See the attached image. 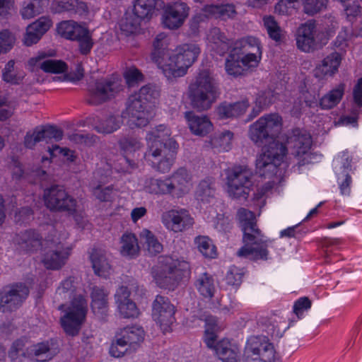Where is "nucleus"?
<instances>
[{
	"label": "nucleus",
	"mask_w": 362,
	"mask_h": 362,
	"mask_svg": "<svg viewBox=\"0 0 362 362\" xmlns=\"http://www.w3.org/2000/svg\"><path fill=\"white\" fill-rule=\"evenodd\" d=\"M282 119L278 114H269L261 117L250 126L249 137L257 146L272 141L263 146L256 159V170L260 176L273 177L287 153L286 146L275 139L281 130Z\"/></svg>",
	"instance_id": "1"
},
{
	"label": "nucleus",
	"mask_w": 362,
	"mask_h": 362,
	"mask_svg": "<svg viewBox=\"0 0 362 362\" xmlns=\"http://www.w3.org/2000/svg\"><path fill=\"white\" fill-rule=\"evenodd\" d=\"M243 231V241L244 245L237 252L240 257L250 260H266L269 252L266 241L263 240L261 230L257 227L253 212L245 208H240L237 213Z\"/></svg>",
	"instance_id": "2"
},
{
	"label": "nucleus",
	"mask_w": 362,
	"mask_h": 362,
	"mask_svg": "<svg viewBox=\"0 0 362 362\" xmlns=\"http://www.w3.org/2000/svg\"><path fill=\"white\" fill-rule=\"evenodd\" d=\"M75 291L74 280L71 278H68L58 287L55 296V299L57 301L71 300L66 313L61 318L62 326L66 333L71 336L78 334L88 310L86 300L81 295L76 296Z\"/></svg>",
	"instance_id": "3"
},
{
	"label": "nucleus",
	"mask_w": 362,
	"mask_h": 362,
	"mask_svg": "<svg viewBox=\"0 0 362 362\" xmlns=\"http://www.w3.org/2000/svg\"><path fill=\"white\" fill-rule=\"evenodd\" d=\"M191 106L199 111L209 110L221 95L219 85L209 70H202L188 86Z\"/></svg>",
	"instance_id": "4"
},
{
	"label": "nucleus",
	"mask_w": 362,
	"mask_h": 362,
	"mask_svg": "<svg viewBox=\"0 0 362 362\" xmlns=\"http://www.w3.org/2000/svg\"><path fill=\"white\" fill-rule=\"evenodd\" d=\"M189 271V265L186 261L163 256L159 257L158 264L153 267L152 275L159 287L174 290Z\"/></svg>",
	"instance_id": "5"
},
{
	"label": "nucleus",
	"mask_w": 362,
	"mask_h": 362,
	"mask_svg": "<svg viewBox=\"0 0 362 362\" xmlns=\"http://www.w3.org/2000/svg\"><path fill=\"white\" fill-rule=\"evenodd\" d=\"M200 53L199 47L194 43L183 44L178 46L173 54L168 57V62L162 70L168 79L181 77L196 61Z\"/></svg>",
	"instance_id": "6"
},
{
	"label": "nucleus",
	"mask_w": 362,
	"mask_h": 362,
	"mask_svg": "<svg viewBox=\"0 0 362 362\" xmlns=\"http://www.w3.org/2000/svg\"><path fill=\"white\" fill-rule=\"evenodd\" d=\"M228 192L235 199H247L253 186V173L247 165H235L226 170Z\"/></svg>",
	"instance_id": "7"
},
{
	"label": "nucleus",
	"mask_w": 362,
	"mask_h": 362,
	"mask_svg": "<svg viewBox=\"0 0 362 362\" xmlns=\"http://www.w3.org/2000/svg\"><path fill=\"white\" fill-rule=\"evenodd\" d=\"M177 147L176 141H171L167 146L154 142L153 144H148L144 153V158L153 169L161 173H167L174 163Z\"/></svg>",
	"instance_id": "8"
},
{
	"label": "nucleus",
	"mask_w": 362,
	"mask_h": 362,
	"mask_svg": "<svg viewBox=\"0 0 362 362\" xmlns=\"http://www.w3.org/2000/svg\"><path fill=\"white\" fill-rule=\"evenodd\" d=\"M120 80L114 76L98 79L88 88L86 102L98 105L115 98L122 90Z\"/></svg>",
	"instance_id": "9"
},
{
	"label": "nucleus",
	"mask_w": 362,
	"mask_h": 362,
	"mask_svg": "<svg viewBox=\"0 0 362 362\" xmlns=\"http://www.w3.org/2000/svg\"><path fill=\"white\" fill-rule=\"evenodd\" d=\"M44 244L41 262L45 267L58 270L64 267L71 255V248L57 239H46Z\"/></svg>",
	"instance_id": "10"
},
{
	"label": "nucleus",
	"mask_w": 362,
	"mask_h": 362,
	"mask_svg": "<svg viewBox=\"0 0 362 362\" xmlns=\"http://www.w3.org/2000/svg\"><path fill=\"white\" fill-rule=\"evenodd\" d=\"M46 206L54 211L74 214L76 209V200L65 190L63 186L54 185L44 191Z\"/></svg>",
	"instance_id": "11"
},
{
	"label": "nucleus",
	"mask_w": 362,
	"mask_h": 362,
	"mask_svg": "<svg viewBox=\"0 0 362 362\" xmlns=\"http://www.w3.org/2000/svg\"><path fill=\"white\" fill-rule=\"evenodd\" d=\"M29 295V288L22 283L7 285L0 290V312L11 313L18 309Z\"/></svg>",
	"instance_id": "12"
},
{
	"label": "nucleus",
	"mask_w": 362,
	"mask_h": 362,
	"mask_svg": "<svg viewBox=\"0 0 362 362\" xmlns=\"http://www.w3.org/2000/svg\"><path fill=\"white\" fill-rule=\"evenodd\" d=\"M175 308L168 298L158 295L152 304V316L161 329L168 332L175 322Z\"/></svg>",
	"instance_id": "13"
},
{
	"label": "nucleus",
	"mask_w": 362,
	"mask_h": 362,
	"mask_svg": "<svg viewBox=\"0 0 362 362\" xmlns=\"http://www.w3.org/2000/svg\"><path fill=\"white\" fill-rule=\"evenodd\" d=\"M162 222L168 229L180 233L191 228L194 218L185 209H171L163 214Z\"/></svg>",
	"instance_id": "14"
},
{
	"label": "nucleus",
	"mask_w": 362,
	"mask_h": 362,
	"mask_svg": "<svg viewBox=\"0 0 362 362\" xmlns=\"http://www.w3.org/2000/svg\"><path fill=\"white\" fill-rule=\"evenodd\" d=\"M318 30L315 20H308L302 23L296 31V45L300 50L310 52L316 49Z\"/></svg>",
	"instance_id": "15"
},
{
	"label": "nucleus",
	"mask_w": 362,
	"mask_h": 362,
	"mask_svg": "<svg viewBox=\"0 0 362 362\" xmlns=\"http://www.w3.org/2000/svg\"><path fill=\"white\" fill-rule=\"evenodd\" d=\"M45 240L37 231L33 229L21 231L14 238V243L18 248L30 254L35 253L39 250L42 251Z\"/></svg>",
	"instance_id": "16"
},
{
	"label": "nucleus",
	"mask_w": 362,
	"mask_h": 362,
	"mask_svg": "<svg viewBox=\"0 0 362 362\" xmlns=\"http://www.w3.org/2000/svg\"><path fill=\"white\" fill-rule=\"evenodd\" d=\"M189 8L184 2H175L165 7L163 23L169 29L180 28L189 16Z\"/></svg>",
	"instance_id": "17"
},
{
	"label": "nucleus",
	"mask_w": 362,
	"mask_h": 362,
	"mask_svg": "<svg viewBox=\"0 0 362 362\" xmlns=\"http://www.w3.org/2000/svg\"><path fill=\"white\" fill-rule=\"evenodd\" d=\"M203 13L195 16L192 20V26L197 27L199 21L205 18H215L226 21L233 18L236 15L235 6L231 4L206 5L202 9Z\"/></svg>",
	"instance_id": "18"
},
{
	"label": "nucleus",
	"mask_w": 362,
	"mask_h": 362,
	"mask_svg": "<svg viewBox=\"0 0 362 362\" xmlns=\"http://www.w3.org/2000/svg\"><path fill=\"white\" fill-rule=\"evenodd\" d=\"M126 113L129 121L137 127H144L148 122V104L134 95L129 98Z\"/></svg>",
	"instance_id": "19"
},
{
	"label": "nucleus",
	"mask_w": 362,
	"mask_h": 362,
	"mask_svg": "<svg viewBox=\"0 0 362 362\" xmlns=\"http://www.w3.org/2000/svg\"><path fill=\"white\" fill-rule=\"evenodd\" d=\"M234 49H237L239 53L249 59L253 65H258L261 59L262 50L257 38L247 37L235 42Z\"/></svg>",
	"instance_id": "20"
},
{
	"label": "nucleus",
	"mask_w": 362,
	"mask_h": 362,
	"mask_svg": "<svg viewBox=\"0 0 362 362\" xmlns=\"http://www.w3.org/2000/svg\"><path fill=\"white\" fill-rule=\"evenodd\" d=\"M244 351L260 356L274 358L276 351L272 343L264 336H252L246 342Z\"/></svg>",
	"instance_id": "21"
},
{
	"label": "nucleus",
	"mask_w": 362,
	"mask_h": 362,
	"mask_svg": "<svg viewBox=\"0 0 362 362\" xmlns=\"http://www.w3.org/2000/svg\"><path fill=\"white\" fill-rule=\"evenodd\" d=\"M190 176L183 168L178 169L167 179L169 194L177 197L187 193L190 189Z\"/></svg>",
	"instance_id": "22"
},
{
	"label": "nucleus",
	"mask_w": 362,
	"mask_h": 362,
	"mask_svg": "<svg viewBox=\"0 0 362 362\" xmlns=\"http://www.w3.org/2000/svg\"><path fill=\"white\" fill-rule=\"evenodd\" d=\"M237 49L233 48L226 60V70L229 75L240 76L245 71L251 67H256L257 65H253L249 61V59L239 53Z\"/></svg>",
	"instance_id": "23"
},
{
	"label": "nucleus",
	"mask_w": 362,
	"mask_h": 362,
	"mask_svg": "<svg viewBox=\"0 0 362 362\" xmlns=\"http://www.w3.org/2000/svg\"><path fill=\"white\" fill-rule=\"evenodd\" d=\"M287 143L292 148V154L300 156L308 152L311 146V137L306 132L299 129H293L288 137Z\"/></svg>",
	"instance_id": "24"
},
{
	"label": "nucleus",
	"mask_w": 362,
	"mask_h": 362,
	"mask_svg": "<svg viewBox=\"0 0 362 362\" xmlns=\"http://www.w3.org/2000/svg\"><path fill=\"white\" fill-rule=\"evenodd\" d=\"M168 35L164 33L158 34L153 42L151 59L161 71L168 62V56L170 55L168 49Z\"/></svg>",
	"instance_id": "25"
},
{
	"label": "nucleus",
	"mask_w": 362,
	"mask_h": 362,
	"mask_svg": "<svg viewBox=\"0 0 362 362\" xmlns=\"http://www.w3.org/2000/svg\"><path fill=\"white\" fill-rule=\"evenodd\" d=\"M185 118L192 134L204 136L213 129V124L206 115H197L193 112H186Z\"/></svg>",
	"instance_id": "26"
},
{
	"label": "nucleus",
	"mask_w": 362,
	"mask_h": 362,
	"mask_svg": "<svg viewBox=\"0 0 362 362\" xmlns=\"http://www.w3.org/2000/svg\"><path fill=\"white\" fill-rule=\"evenodd\" d=\"M341 56L338 52H334L326 57L314 70V76L320 79L326 76H332L341 64Z\"/></svg>",
	"instance_id": "27"
},
{
	"label": "nucleus",
	"mask_w": 362,
	"mask_h": 362,
	"mask_svg": "<svg viewBox=\"0 0 362 362\" xmlns=\"http://www.w3.org/2000/svg\"><path fill=\"white\" fill-rule=\"evenodd\" d=\"M90 259L94 273L106 278L110 274L111 265L106 251L101 248H93L90 254Z\"/></svg>",
	"instance_id": "28"
},
{
	"label": "nucleus",
	"mask_w": 362,
	"mask_h": 362,
	"mask_svg": "<svg viewBox=\"0 0 362 362\" xmlns=\"http://www.w3.org/2000/svg\"><path fill=\"white\" fill-rule=\"evenodd\" d=\"M122 124L119 115L109 114L98 118L93 124V128L99 134H110L119 129Z\"/></svg>",
	"instance_id": "29"
},
{
	"label": "nucleus",
	"mask_w": 362,
	"mask_h": 362,
	"mask_svg": "<svg viewBox=\"0 0 362 362\" xmlns=\"http://www.w3.org/2000/svg\"><path fill=\"white\" fill-rule=\"evenodd\" d=\"M215 351L223 362H238L240 361L239 347L227 339L218 341L215 346Z\"/></svg>",
	"instance_id": "30"
},
{
	"label": "nucleus",
	"mask_w": 362,
	"mask_h": 362,
	"mask_svg": "<svg viewBox=\"0 0 362 362\" xmlns=\"http://www.w3.org/2000/svg\"><path fill=\"white\" fill-rule=\"evenodd\" d=\"M91 308L95 314L105 315L108 308V293L103 288L94 286L90 293Z\"/></svg>",
	"instance_id": "31"
},
{
	"label": "nucleus",
	"mask_w": 362,
	"mask_h": 362,
	"mask_svg": "<svg viewBox=\"0 0 362 362\" xmlns=\"http://www.w3.org/2000/svg\"><path fill=\"white\" fill-rule=\"evenodd\" d=\"M120 244V253L122 256L132 259L139 255L140 247L137 238L134 233H124L121 237Z\"/></svg>",
	"instance_id": "32"
},
{
	"label": "nucleus",
	"mask_w": 362,
	"mask_h": 362,
	"mask_svg": "<svg viewBox=\"0 0 362 362\" xmlns=\"http://www.w3.org/2000/svg\"><path fill=\"white\" fill-rule=\"evenodd\" d=\"M117 335L119 337V340H122V342L132 346L144 341V331L139 327H127L117 333Z\"/></svg>",
	"instance_id": "33"
},
{
	"label": "nucleus",
	"mask_w": 362,
	"mask_h": 362,
	"mask_svg": "<svg viewBox=\"0 0 362 362\" xmlns=\"http://www.w3.org/2000/svg\"><path fill=\"white\" fill-rule=\"evenodd\" d=\"M209 42L212 44V48L217 49L220 54H225L230 47V41L218 28H211L207 35Z\"/></svg>",
	"instance_id": "34"
},
{
	"label": "nucleus",
	"mask_w": 362,
	"mask_h": 362,
	"mask_svg": "<svg viewBox=\"0 0 362 362\" xmlns=\"http://www.w3.org/2000/svg\"><path fill=\"white\" fill-rule=\"evenodd\" d=\"M55 12H70L71 13L83 15L87 12V6L83 1L78 0H62L54 4Z\"/></svg>",
	"instance_id": "35"
},
{
	"label": "nucleus",
	"mask_w": 362,
	"mask_h": 362,
	"mask_svg": "<svg viewBox=\"0 0 362 362\" xmlns=\"http://www.w3.org/2000/svg\"><path fill=\"white\" fill-rule=\"evenodd\" d=\"M199 293L205 298H211L216 291L214 279L207 273L199 275L195 282Z\"/></svg>",
	"instance_id": "36"
},
{
	"label": "nucleus",
	"mask_w": 362,
	"mask_h": 362,
	"mask_svg": "<svg viewBox=\"0 0 362 362\" xmlns=\"http://www.w3.org/2000/svg\"><path fill=\"white\" fill-rule=\"evenodd\" d=\"M2 79L11 85H19L22 83L25 74L22 71L15 70V61L9 60L1 71Z\"/></svg>",
	"instance_id": "37"
},
{
	"label": "nucleus",
	"mask_w": 362,
	"mask_h": 362,
	"mask_svg": "<svg viewBox=\"0 0 362 362\" xmlns=\"http://www.w3.org/2000/svg\"><path fill=\"white\" fill-rule=\"evenodd\" d=\"M345 85L339 84L336 88L330 90L320 100V105L322 109H331L335 107L341 100L344 93Z\"/></svg>",
	"instance_id": "38"
},
{
	"label": "nucleus",
	"mask_w": 362,
	"mask_h": 362,
	"mask_svg": "<svg viewBox=\"0 0 362 362\" xmlns=\"http://www.w3.org/2000/svg\"><path fill=\"white\" fill-rule=\"evenodd\" d=\"M142 20L133 11L132 13L127 12L120 21V29L126 35L134 34L140 29Z\"/></svg>",
	"instance_id": "39"
},
{
	"label": "nucleus",
	"mask_w": 362,
	"mask_h": 362,
	"mask_svg": "<svg viewBox=\"0 0 362 362\" xmlns=\"http://www.w3.org/2000/svg\"><path fill=\"white\" fill-rule=\"evenodd\" d=\"M146 139L148 141V145L153 144L154 142H158L167 146L170 142L175 141L170 137V129L164 125H159L149 132L147 134Z\"/></svg>",
	"instance_id": "40"
},
{
	"label": "nucleus",
	"mask_w": 362,
	"mask_h": 362,
	"mask_svg": "<svg viewBox=\"0 0 362 362\" xmlns=\"http://www.w3.org/2000/svg\"><path fill=\"white\" fill-rule=\"evenodd\" d=\"M157 4V0H134L133 12L142 19L152 16Z\"/></svg>",
	"instance_id": "41"
},
{
	"label": "nucleus",
	"mask_w": 362,
	"mask_h": 362,
	"mask_svg": "<svg viewBox=\"0 0 362 362\" xmlns=\"http://www.w3.org/2000/svg\"><path fill=\"white\" fill-rule=\"evenodd\" d=\"M216 190L214 184L209 180L199 182L197 191V199L202 202L210 203L215 199Z\"/></svg>",
	"instance_id": "42"
},
{
	"label": "nucleus",
	"mask_w": 362,
	"mask_h": 362,
	"mask_svg": "<svg viewBox=\"0 0 362 362\" xmlns=\"http://www.w3.org/2000/svg\"><path fill=\"white\" fill-rule=\"evenodd\" d=\"M233 134L230 131H224L211 139V144L213 148L219 151H228L231 148Z\"/></svg>",
	"instance_id": "43"
},
{
	"label": "nucleus",
	"mask_w": 362,
	"mask_h": 362,
	"mask_svg": "<svg viewBox=\"0 0 362 362\" xmlns=\"http://www.w3.org/2000/svg\"><path fill=\"white\" fill-rule=\"evenodd\" d=\"M199 252L206 257L214 258L216 256V248L211 240L207 236H198L194 240Z\"/></svg>",
	"instance_id": "44"
},
{
	"label": "nucleus",
	"mask_w": 362,
	"mask_h": 362,
	"mask_svg": "<svg viewBox=\"0 0 362 362\" xmlns=\"http://www.w3.org/2000/svg\"><path fill=\"white\" fill-rule=\"evenodd\" d=\"M144 189L149 193L169 194L167 179L163 180L153 177L147 178L144 182Z\"/></svg>",
	"instance_id": "45"
},
{
	"label": "nucleus",
	"mask_w": 362,
	"mask_h": 362,
	"mask_svg": "<svg viewBox=\"0 0 362 362\" xmlns=\"http://www.w3.org/2000/svg\"><path fill=\"white\" fill-rule=\"evenodd\" d=\"M81 25L73 21L61 22L57 26V33L62 37L72 40Z\"/></svg>",
	"instance_id": "46"
},
{
	"label": "nucleus",
	"mask_w": 362,
	"mask_h": 362,
	"mask_svg": "<svg viewBox=\"0 0 362 362\" xmlns=\"http://www.w3.org/2000/svg\"><path fill=\"white\" fill-rule=\"evenodd\" d=\"M40 69L46 73L60 74L67 71V64L57 59H45L40 64Z\"/></svg>",
	"instance_id": "47"
},
{
	"label": "nucleus",
	"mask_w": 362,
	"mask_h": 362,
	"mask_svg": "<svg viewBox=\"0 0 362 362\" xmlns=\"http://www.w3.org/2000/svg\"><path fill=\"white\" fill-rule=\"evenodd\" d=\"M31 352L36 357V361L40 362H46L53 357V354L47 343L42 342L33 345Z\"/></svg>",
	"instance_id": "48"
},
{
	"label": "nucleus",
	"mask_w": 362,
	"mask_h": 362,
	"mask_svg": "<svg viewBox=\"0 0 362 362\" xmlns=\"http://www.w3.org/2000/svg\"><path fill=\"white\" fill-rule=\"evenodd\" d=\"M303 11L308 16H314L327 7V0H302Z\"/></svg>",
	"instance_id": "49"
},
{
	"label": "nucleus",
	"mask_w": 362,
	"mask_h": 362,
	"mask_svg": "<svg viewBox=\"0 0 362 362\" xmlns=\"http://www.w3.org/2000/svg\"><path fill=\"white\" fill-rule=\"evenodd\" d=\"M142 235L146 238V249L149 254L156 255L163 250V245L154 235L148 230H144L142 232Z\"/></svg>",
	"instance_id": "50"
},
{
	"label": "nucleus",
	"mask_w": 362,
	"mask_h": 362,
	"mask_svg": "<svg viewBox=\"0 0 362 362\" xmlns=\"http://www.w3.org/2000/svg\"><path fill=\"white\" fill-rule=\"evenodd\" d=\"M264 24L269 37L276 42L280 41L281 37V29L274 18L272 16L264 17Z\"/></svg>",
	"instance_id": "51"
},
{
	"label": "nucleus",
	"mask_w": 362,
	"mask_h": 362,
	"mask_svg": "<svg viewBox=\"0 0 362 362\" xmlns=\"http://www.w3.org/2000/svg\"><path fill=\"white\" fill-rule=\"evenodd\" d=\"M119 314L124 318H134L139 315L135 303L132 300L117 303Z\"/></svg>",
	"instance_id": "52"
},
{
	"label": "nucleus",
	"mask_w": 362,
	"mask_h": 362,
	"mask_svg": "<svg viewBox=\"0 0 362 362\" xmlns=\"http://www.w3.org/2000/svg\"><path fill=\"white\" fill-rule=\"evenodd\" d=\"M159 95V91L151 84L144 86L140 88L138 93L134 94L142 101L146 102V104L158 98Z\"/></svg>",
	"instance_id": "53"
},
{
	"label": "nucleus",
	"mask_w": 362,
	"mask_h": 362,
	"mask_svg": "<svg viewBox=\"0 0 362 362\" xmlns=\"http://www.w3.org/2000/svg\"><path fill=\"white\" fill-rule=\"evenodd\" d=\"M16 42L14 35L8 30L0 31V54H5L12 49Z\"/></svg>",
	"instance_id": "54"
},
{
	"label": "nucleus",
	"mask_w": 362,
	"mask_h": 362,
	"mask_svg": "<svg viewBox=\"0 0 362 362\" xmlns=\"http://www.w3.org/2000/svg\"><path fill=\"white\" fill-rule=\"evenodd\" d=\"M32 30L45 35L52 26V21L49 16H42L29 25Z\"/></svg>",
	"instance_id": "55"
},
{
	"label": "nucleus",
	"mask_w": 362,
	"mask_h": 362,
	"mask_svg": "<svg viewBox=\"0 0 362 362\" xmlns=\"http://www.w3.org/2000/svg\"><path fill=\"white\" fill-rule=\"evenodd\" d=\"M297 2L294 0H280L274 7L275 13L280 16H290L296 9Z\"/></svg>",
	"instance_id": "56"
},
{
	"label": "nucleus",
	"mask_w": 362,
	"mask_h": 362,
	"mask_svg": "<svg viewBox=\"0 0 362 362\" xmlns=\"http://www.w3.org/2000/svg\"><path fill=\"white\" fill-rule=\"evenodd\" d=\"M42 141H45L42 127H37L32 134H26L24 138V144L27 148H33L37 143Z\"/></svg>",
	"instance_id": "57"
},
{
	"label": "nucleus",
	"mask_w": 362,
	"mask_h": 362,
	"mask_svg": "<svg viewBox=\"0 0 362 362\" xmlns=\"http://www.w3.org/2000/svg\"><path fill=\"white\" fill-rule=\"evenodd\" d=\"M83 69L80 63L75 65L74 69L71 70L69 73L64 74L63 76H56L53 78L54 81L63 80L69 81L71 82L78 81L83 77Z\"/></svg>",
	"instance_id": "58"
},
{
	"label": "nucleus",
	"mask_w": 362,
	"mask_h": 362,
	"mask_svg": "<svg viewBox=\"0 0 362 362\" xmlns=\"http://www.w3.org/2000/svg\"><path fill=\"white\" fill-rule=\"evenodd\" d=\"M124 77L129 86H134L144 79L141 72L135 66H131L126 69L124 71Z\"/></svg>",
	"instance_id": "59"
},
{
	"label": "nucleus",
	"mask_w": 362,
	"mask_h": 362,
	"mask_svg": "<svg viewBox=\"0 0 362 362\" xmlns=\"http://www.w3.org/2000/svg\"><path fill=\"white\" fill-rule=\"evenodd\" d=\"M244 272L238 267H233L227 272L226 281L228 285L239 286L242 282Z\"/></svg>",
	"instance_id": "60"
},
{
	"label": "nucleus",
	"mask_w": 362,
	"mask_h": 362,
	"mask_svg": "<svg viewBox=\"0 0 362 362\" xmlns=\"http://www.w3.org/2000/svg\"><path fill=\"white\" fill-rule=\"evenodd\" d=\"M119 144L122 150L129 153L135 152L141 147L140 141L133 137L124 138L119 141Z\"/></svg>",
	"instance_id": "61"
},
{
	"label": "nucleus",
	"mask_w": 362,
	"mask_h": 362,
	"mask_svg": "<svg viewBox=\"0 0 362 362\" xmlns=\"http://www.w3.org/2000/svg\"><path fill=\"white\" fill-rule=\"evenodd\" d=\"M43 6L44 4L38 2L31 1L21 10V15L25 19L32 18L42 11Z\"/></svg>",
	"instance_id": "62"
},
{
	"label": "nucleus",
	"mask_w": 362,
	"mask_h": 362,
	"mask_svg": "<svg viewBox=\"0 0 362 362\" xmlns=\"http://www.w3.org/2000/svg\"><path fill=\"white\" fill-rule=\"evenodd\" d=\"M128 346L127 344L122 342V340H119V337L116 334L115 340L112 341L110 346V354L116 358L121 357L128 350Z\"/></svg>",
	"instance_id": "63"
},
{
	"label": "nucleus",
	"mask_w": 362,
	"mask_h": 362,
	"mask_svg": "<svg viewBox=\"0 0 362 362\" xmlns=\"http://www.w3.org/2000/svg\"><path fill=\"white\" fill-rule=\"evenodd\" d=\"M311 307V300L308 297H302L297 300L293 305V313L300 319L304 311Z\"/></svg>",
	"instance_id": "64"
}]
</instances>
